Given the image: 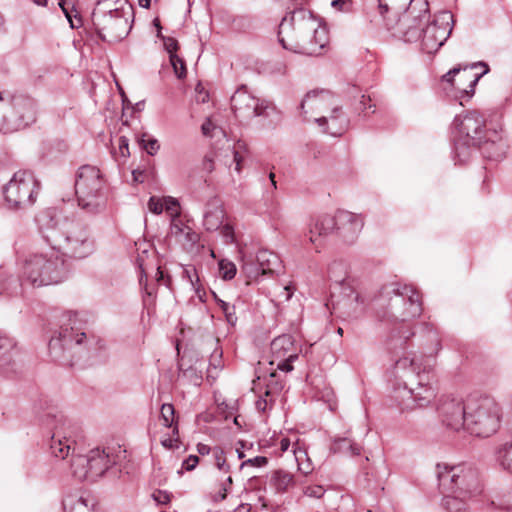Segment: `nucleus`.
<instances>
[{
	"label": "nucleus",
	"instance_id": "nucleus-1",
	"mask_svg": "<svg viewBox=\"0 0 512 512\" xmlns=\"http://www.w3.org/2000/svg\"><path fill=\"white\" fill-rule=\"evenodd\" d=\"M443 423L452 430L465 428L478 437H488L500 425L501 408L488 395L473 394L465 402L446 399L438 407Z\"/></svg>",
	"mask_w": 512,
	"mask_h": 512
},
{
	"label": "nucleus",
	"instance_id": "nucleus-2",
	"mask_svg": "<svg viewBox=\"0 0 512 512\" xmlns=\"http://www.w3.org/2000/svg\"><path fill=\"white\" fill-rule=\"evenodd\" d=\"M430 358L423 363L422 359L403 356L395 361L394 374L397 383L394 386L393 398L401 411L415 407H426L436 397L433 385L434 375Z\"/></svg>",
	"mask_w": 512,
	"mask_h": 512
},
{
	"label": "nucleus",
	"instance_id": "nucleus-3",
	"mask_svg": "<svg viewBox=\"0 0 512 512\" xmlns=\"http://www.w3.org/2000/svg\"><path fill=\"white\" fill-rule=\"evenodd\" d=\"M428 3H423L419 14L413 15L412 9L401 14L395 24L386 26L393 36L405 42H417L421 39V50L433 54L445 43L452 32L453 15L449 11L438 13L431 23L428 22Z\"/></svg>",
	"mask_w": 512,
	"mask_h": 512
},
{
	"label": "nucleus",
	"instance_id": "nucleus-4",
	"mask_svg": "<svg viewBox=\"0 0 512 512\" xmlns=\"http://www.w3.org/2000/svg\"><path fill=\"white\" fill-rule=\"evenodd\" d=\"M283 48L294 53L318 56L328 43L325 25L310 11L297 9L290 18H283L278 31Z\"/></svg>",
	"mask_w": 512,
	"mask_h": 512
},
{
	"label": "nucleus",
	"instance_id": "nucleus-5",
	"mask_svg": "<svg viewBox=\"0 0 512 512\" xmlns=\"http://www.w3.org/2000/svg\"><path fill=\"white\" fill-rule=\"evenodd\" d=\"M453 126L457 131L456 135L472 140V144L478 145L484 157L495 161L505 157L509 145L502 127L487 129L486 118L479 111L472 110L456 116Z\"/></svg>",
	"mask_w": 512,
	"mask_h": 512
},
{
	"label": "nucleus",
	"instance_id": "nucleus-6",
	"mask_svg": "<svg viewBox=\"0 0 512 512\" xmlns=\"http://www.w3.org/2000/svg\"><path fill=\"white\" fill-rule=\"evenodd\" d=\"M42 235L47 245L56 249L62 258L83 259L95 251L91 231L78 221L66 219L60 226H47Z\"/></svg>",
	"mask_w": 512,
	"mask_h": 512
},
{
	"label": "nucleus",
	"instance_id": "nucleus-7",
	"mask_svg": "<svg viewBox=\"0 0 512 512\" xmlns=\"http://www.w3.org/2000/svg\"><path fill=\"white\" fill-rule=\"evenodd\" d=\"M377 303L386 310L385 314L402 323H406L422 313L419 292L409 285L398 283L384 285L377 298Z\"/></svg>",
	"mask_w": 512,
	"mask_h": 512
},
{
	"label": "nucleus",
	"instance_id": "nucleus-8",
	"mask_svg": "<svg viewBox=\"0 0 512 512\" xmlns=\"http://www.w3.org/2000/svg\"><path fill=\"white\" fill-rule=\"evenodd\" d=\"M66 273L65 259L51 245L30 255L23 267V277L37 287L59 283Z\"/></svg>",
	"mask_w": 512,
	"mask_h": 512
},
{
	"label": "nucleus",
	"instance_id": "nucleus-9",
	"mask_svg": "<svg viewBox=\"0 0 512 512\" xmlns=\"http://www.w3.org/2000/svg\"><path fill=\"white\" fill-rule=\"evenodd\" d=\"M75 195L78 206L87 213L102 211L106 204V181L96 166L82 165L75 175Z\"/></svg>",
	"mask_w": 512,
	"mask_h": 512
},
{
	"label": "nucleus",
	"instance_id": "nucleus-10",
	"mask_svg": "<svg viewBox=\"0 0 512 512\" xmlns=\"http://www.w3.org/2000/svg\"><path fill=\"white\" fill-rule=\"evenodd\" d=\"M36 120L34 101L26 96L0 92V132L13 133Z\"/></svg>",
	"mask_w": 512,
	"mask_h": 512
},
{
	"label": "nucleus",
	"instance_id": "nucleus-11",
	"mask_svg": "<svg viewBox=\"0 0 512 512\" xmlns=\"http://www.w3.org/2000/svg\"><path fill=\"white\" fill-rule=\"evenodd\" d=\"M437 476L440 487L446 492L468 497L480 492L478 472L472 466L438 464Z\"/></svg>",
	"mask_w": 512,
	"mask_h": 512
},
{
	"label": "nucleus",
	"instance_id": "nucleus-12",
	"mask_svg": "<svg viewBox=\"0 0 512 512\" xmlns=\"http://www.w3.org/2000/svg\"><path fill=\"white\" fill-rule=\"evenodd\" d=\"M39 190V183L32 172L19 170L3 187L4 200L11 210H25L31 207Z\"/></svg>",
	"mask_w": 512,
	"mask_h": 512
},
{
	"label": "nucleus",
	"instance_id": "nucleus-13",
	"mask_svg": "<svg viewBox=\"0 0 512 512\" xmlns=\"http://www.w3.org/2000/svg\"><path fill=\"white\" fill-rule=\"evenodd\" d=\"M133 17V8L125 7V9L121 8L119 12L92 20V23L103 40L120 41L129 34Z\"/></svg>",
	"mask_w": 512,
	"mask_h": 512
},
{
	"label": "nucleus",
	"instance_id": "nucleus-14",
	"mask_svg": "<svg viewBox=\"0 0 512 512\" xmlns=\"http://www.w3.org/2000/svg\"><path fill=\"white\" fill-rule=\"evenodd\" d=\"M232 110L240 121H249L257 116H269L275 107L265 100L255 97L245 86L237 89L231 97Z\"/></svg>",
	"mask_w": 512,
	"mask_h": 512
},
{
	"label": "nucleus",
	"instance_id": "nucleus-15",
	"mask_svg": "<svg viewBox=\"0 0 512 512\" xmlns=\"http://www.w3.org/2000/svg\"><path fill=\"white\" fill-rule=\"evenodd\" d=\"M44 426L52 430L50 450L53 456L65 459L75 451V440L68 436L65 419L61 414L46 413L41 417Z\"/></svg>",
	"mask_w": 512,
	"mask_h": 512
},
{
	"label": "nucleus",
	"instance_id": "nucleus-16",
	"mask_svg": "<svg viewBox=\"0 0 512 512\" xmlns=\"http://www.w3.org/2000/svg\"><path fill=\"white\" fill-rule=\"evenodd\" d=\"M86 338L84 332H79L71 327H61L57 337H52L49 342V352L56 361H61L68 365H73L72 350L79 349Z\"/></svg>",
	"mask_w": 512,
	"mask_h": 512
},
{
	"label": "nucleus",
	"instance_id": "nucleus-17",
	"mask_svg": "<svg viewBox=\"0 0 512 512\" xmlns=\"http://www.w3.org/2000/svg\"><path fill=\"white\" fill-rule=\"evenodd\" d=\"M338 104L337 98L331 91L315 89L305 95L299 109L305 121H314V117L329 113L330 109Z\"/></svg>",
	"mask_w": 512,
	"mask_h": 512
},
{
	"label": "nucleus",
	"instance_id": "nucleus-18",
	"mask_svg": "<svg viewBox=\"0 0 512 512\" xmlns=\"http://www.w3.org/2000/svg\"><path fill=\"white\" fill-rule=\"evenodd\" d=\"M271 354V365H276L277 369L284 372L292 371V362L298 358V349L293 337L289 334L276 337L271 342Z\"/></svg>",
	"mask_w": 512,
	"mask_h": 512
},
{
	"label": "nucleus",
	"instance_id": "nucleus-19",
	"mask_svg": "<svg viewBox=\"0 0 512 512\" xmlns=\"http://www.w3.org/2000/svg\"><path fill=\"white\" fill-rule=\"evenodd\" d=\"M23 363V353L14 338L0 332V374H17Z\"/></svg>",
	"mask_w": 512,
	"mask_h": 512
},
{
	"label": "nucleus",
	"instance_id": "nucleus-20",
	"mask_svg": "<svg viewBox=\"0 0 512 512\" xmlns=\"http://www.w3.org/2000/svg\"><path fill=\"white\" fill-rule=\"evenodd\" d=\"M364 226L361 215L349 211L340 210L337 212L336 231L345 243L353 244Z\"/></svg>",
	"mask_w": 512,
	"mask_h": 512
},
{
	"label": "nucleus",
	"instance_id": "nucleus-21",
	"mask_svg": "<svg viewBox=\"0 0 512 512\" xmlns=\"http://www.w3.org/2000/svg\"><path fill=\"white\" fill-rule=\"evenodd\" d=\"M336 225L337 214L335 216L327 214L320 215L311 220L306 235L316 251L320 250L324 244L325 238L336 229Z\"/></svg>",
	"mask_w": 512,
	"mask_h": 512
},
{
	"label": "nucleus",
	"instance_id": "nucleus-22",
	"mask_svg": "<svg viewBox=\"0 0 512 512\" xmlns=\"http://www.w3.org/2000/svg\"><path fill=\"white\" fill-rule=\"evenodd\" d=\"M314 122L322 128L324 133L332 136H340L346 130L348 125V119L339 104L333 106L329 113L319 117H314Z\"/></svg>",
	"mask_w": 512,
	"mask_h": 512
},
{
	"label": "nucleus",
	"instance_id": "nucleus-23",
	"mask_svg": "<svg viewBox=\"0 0 512 512\" xmlns=\"http://www.w3.org/2000/svg\"><path fill=\"white\" fill-rule=\"evenodd\" d=\"M461 71H463L462 75L460 76L461 79H469L472 78L469 84V90L464 89L463 92L466 94L467 97H471L474 94L475 86L477 85L479 79L486 74L489 71V67L486 63L480 62L478 64H473L470 67V70H468V66L465 67H454L450 71H448L445 75H443L442 79L445 82H448L450 84H453L454 76L459 74Z\"/></svg>",
	"mask_w": 512,
	"mask_h": 512
},
{
	"label": "nucleus",
	"instance_id": "nucleus-24",
	"mask_svg": "<svg viewBox=\"0 0 512 512\" xmlns=\"http://www.w3.org/2000/svg\"><path fill=\"white\" fill-rule=\"evenodd\" d=\"M89 480L95 481L101 477L112 465L116 464L111 449H92L88 453Z\"/></svg>",
	"mask_w": 512,
	"mask_h": 512
},
{
	"label": "nucleus",
	"instance_id": "nucleus-25",
	"mask_svg": "<svg viewBox=\"0 0 512 512\" xmlns=\"http://www.w3.org/2000/svg\"><path fill=\"white\" fill-rule=\"evenodd\" d=\"M225 212L218 199L210 200L203 216V225L207 231H216L223 224Z\"/></svg>",
	"mask_w": 512,
	"mask_h": 512
},
{
	"label": "nucleus",
	"instance_id": "nucleus-26",
	"mask_svg": "<svg viewBox=\"0 0 512 512\" xmlns=\"http://www.w3.org/2000/svg\"><path fill=\"white\" fill-rule=\"evenodd\" d=\"M414 336L412 327L407 323H401L399 326L392 329L391 334L387 341V347L395 354L400 350H405L408 341Z\"/></svg>",
	"mask_w": 512,
	"mask_h": 512
},
{
	"label": "nucleus",
	"instance_id": "nucleus-27",
	"mask_svg": "<svg viewBox=\"0 0 512 512\" xmlns=\"http://www.w3.org/2000/svg\"><path fill=\"white\" fill-rule=\"evenodd\" d=\"M165 50L169 53L170 63L179 79L186 77V66L184 61L176 54L178 42L173 37L162 36Z\"/></svg>",
	"mask_w": 512,
	"mask_h": 512
},
{
	"label": "nucleus",
	"instance_id": "nucleus-28",
	"mask_svg": "<svg viewBox=\"0 0 512 512\" xmlns=\"http://www.w3.org/2000/svg\"><path fill=\"white\" fill-rule=\"evenodd\" d=\"M296 484L294 475L285 470L272 471L269 477V485L276 493L283 494Z\"/></svg>",
	"mask_w": 512,
	"mask_h": 512
},
{
	"label": "nucleus",
	"instance_id": "nucleus-29",
	"mask_svg": "<svg viewBox=\"0 0 512 512\" xmlns=\"http://www.w3.org/2000/svg\"><path fill=\"white\" fill-rule=\"evenodd\" d=\"M420 2L422 5L425 2L424 0H378V8L380 14L384 16V13L389 11L399 12L400 10H404L403 14L407 13L410 9L413 11V15L415 14V4Z\"/></svg>",
	"mask_w": 512,
	"mask_h": 512
},
{
	"label": "nucleus",
	"instance_id": "nucleus-30",
	"mask_svg": "<svg viewBox=\"0 0 512 512\" xmlns=\"http://www.w3.org/2000/svg\"><path fill=\"white\" fill-rule=\"evenodd\" d=\"M125 7H132L127 0H97L92 12V20L119 12L121 8L125 9Z\"/></svg>",
	"mask_w": 512,
	"mask_h": 512
},
{
	"label": "nucleus",
	"instance_id": "nucleus-31",
	"mask_svg": "<svg viewBox=\"0 0 512 512\" xmlns=\"http://www.w3.org/2000/svg\"><path fill=\"white\" fill-rule=\"evenodd\" d=\"M478 145H473L472 140L455 135L454 137V160L458 163H466L472 156V152Z\"/></svg>",
	"mask_w": 512,
	"mask_h": 512
},
{
	"label": "nucleus",
	"instance_id": "nucleus-32",
	"mask_svg": "<svg viewBox=\"0 0 512 512\" xmlns=\"http://www.w3.org/2000/svg\"><path fill=\"white\" fill-rule=\"evenodd\" d=\"M256 261L261 275L274 273L280 265L278 255L268 250H260L256 255Z\"/></svg>",
	"mask_w": 512,
	"mask_h": 512
},
{
	"label": "nucleus",
	"instance_id": "nucleus-33",
	"mask_svg": "<svg viewBox=\"0 0 512 512\" xmlns=\"http://www.w3.org/2000/svg\"><path fill=\"white\" fill-rule=\"evenodd\" d=\"M362 447L348 437L335 438L330 446L332 453H339L347 456L359 455Z\"/></svg>",
	"mask_w": 512,
	"mask_h": 512
},
{
	"label": "nucleus",
	"instance_id": "nucleus-34",
	"mask_svg": "<svg viewBox=\"0 0 512 512\" xmlns=\"http://www.w3.org/2000/svg\"><path fill=\"white\" fill-rule=\"evenodd\" d=\"M89 461L88 454L86 456L77 455L72 457L71 470L73 476L80 480H89Z\"/></svg>",
	"mask_w": 512,
	"mask_h": 512
},
{
	"label": "nucleus",
	"instance_id": "nucleus-35",
	"mask_svg": "<svg viewBox=\"0 0 512 512\" xmlns=\"http://www.w3.org/2000/svg\"><path fill=\"white\" fill-rule=\"evenodd\" d=\"M465 495L451 493L442 499V506L447 512H470L464 501Z\"/></svg>",
	"mask_w": 512,
	"mask_h": 512
},
{
	"label": "nucleus",
	"instance_id": "nucleus-36",
	"mask_svg": "<svg viewBox=\"0 0 512 512\" xmlns=\"http://www.w3.org/2000/svg\"><path fill=\"white\" fill-rule=\"evenodd\" d=\"M160 419L162 421L163 426L173 429V435L178 434V421L175 418V409L172 404H162L160 411Z\"/></svg>",
	"mask_w": 512,
	"mask_h": 512
},
{
	"label": "nucleus",
	"instance_id": "nucleus-37",
	"mask_svg": "<svg viewBox=\"0 0 512 512\" xmlns=\"http://www.w3.org/2000/svg\"><path fill=\"white\" fill-rule=\"evenodd\" d=\"M58 4L69 21L71 28H77L81 25V18L75 8V0H59Z\"/></svg>",
	"mask_w": 512,
	"mask_h": 512
},
{
	"label": "nucleus",
	"instance_id": "nucleus-38",
	"mask_svg": "<svg viewBox=\"0 0 512 512\" xmlns=\"http://www.w3.org/2000/svg\"><path fill=\"white\" fill-rule=\"evenodd\" d=\"M496 456L502 468L512 474V441L501 445L496 452Z\"/></svg>",
	"mask_w": 512,
	"mask_h": 512
},
{
	"label": "nucleus",
	"instance_id": "nucleus-39",
	"mask_svg": "<svg viewBox=\"0 0 512 512\" xmlns=\"http://www.w3.org/2000/svg\"><path fill=\"white\" fill-rule=\"evenodd\" d=\"M63 507L65 512H94L89 508L87 500L82 497L68 496L63 501Z\"/></svg>",
	"mask_w": 512,
	"mask_h": 512
},
{
	"label": "nucleus",
	"instance_id": "nucleus-40",
	"mask_svg": "<svg viewBox=\"0 0 512 512\" xmlns=\"http://www.w3.org/2000/svg\"><path fill=\"white\" fill-rule=\"evenodd\" d=\"M293 454L295 456V460L297 462L298 470L304 475H308L312 472L313 466L311 459L308 457V454L305 449L295 448L293 449Z\"/></svg>",
	"mask_w": 512,
	"mask_h": 512
},
{
	"label": "nucleus",
	"instance_id": "nucleus-41",
	"mask_svg": "<svg viewBox=\"0 0 512 512\" xmlns=\"http://www.w3.org/2000/svg\"><path fill=\"white\" fill-rule=\"evenodd\" d=\"M330 280L336 284L343 285L347 280L346 267L342 262H333L328 269Z\"/></svg>",
	"mask_w": 512,
	"mask_h": 512
},
{
	"label": "nucleus",
	"instance_id": "nucleus-42",
	"mask_svg": "<svg viewBox=\"0 0 512 512\" xmlns=\"http://www.w3.org/2000/svg\"><path fill=\"white\" fill-rule=\"evenodd\" d=\"M215 300H216L217 304L219 305V307L221 308V310L223 311L227 322L231 325H235V323L237 321L235 307L233 305H231L230 303L219 299L216 295H215Z\"/></svg>",
	"mask_w": 512,
	"mask_h": 512
},
{
	"label": "nucleus",
	"instance_id": "nucleus-43",
	"mask_svg": "<svg viewBox=\"0 0 512 512\" xmlns=\"http://www.w3.org/2000/svg\"><path fill=\"white\" fill-rule=\"evenodd\" d=\"M215 466L225 473L230 471V466L226 463L225 453L222 448L214 447L212 449Z\"/></svg>",
	"mask_w": 512,
	"mask_h": 512
},
{
	"label": "nucleus",
	"instance_id": "nucleus-44",
	"mask_svg": "<svg viewBox=\"0 0 512 512\" xmlns=\"http://www.w3.org/2000/svg\"><path fill=\"white\" fill-rule=\"evenodd\" d=\"M4 277V273L0 271V294H4L6 292L14 293L18 288V282L13 277Z\"/></svg>",
	"mask_w": 512,
	"mask_h": 512
},
{
	"label": "nucleus",
	"instance_id": "nucleus-45",
	"mask_svg": "<svg viewBox=\"0 0 512 512\" xmlns=\"http://www.w3.org/2000/svg\"><path fill=\"white\" fill-rule=\"evenodd\" d=\"M219 272L224 280H231L236 275V266L232 262L221 260L219 262Z\"/></svg>",
	"mask_w": 512,
	"mask_h": 512
},
{
	"label": "nucleus",
	"instance_id": "nucleus-46",
	"mask_svg": "<svg viewBox=\"0 0 512 512\" xmlns=\"http://www.w3.org/2000/svg\"><path fill=\"white\" fill-rule=\"evenodd\" d=\"M188 228L187 225H185L182 220L178 217L171 218V224H170V235L181 240V237L185 233L186 229Z\"/></svg>",
	"mask_w": 512,
	"mask_h": 512
},
{
	"label": "nucleus",
	"instance_id": "nucleus-47",
	"mask_svg": "<svg viewBox=\"0 0 512 512\" xmlns=\"http://www.w3.org/2000/svg\"><path fill=\"white\" fill-rule=\"evenodd\" d=\"M164 210L171 216V218L180 216L179 202L177 199L166 196L163 197Z\"/></svg>",
	"mask_w": 512,
	"mask_h": 512
},
{
	"label": "nucleus",
	"instance_id": "nucleus-48",
	"mask_svg": "<svg viewBox=\"0 0 512 512\" xmlns=\"http://www.w3.org/2000/svg\"><path fill=\"white\" fill-rule=\"evenodd\" d=\"M223 367V362H222V350L221 349H218L216 348L211 356H210V359H209V367H208V373H209V376H212V371L213 370H217V369H221Z\"/></svg>",
	"mask_w": 512,
	"mask_h": 512
},
{
	"label": "nucleus",
	"instance_id": "nucleus-49",
	"mask_svg": "<svg viewBox=\"0 0 512 512\" xmlns=\"http://www.w3.org/2000/svg\"><path fill=\"white\" fill-rule=\"evenodd\" d=\"M354 0H332L331 6L341 12L349 13L355 10Z\"/></svg>",
	"mask_w": 512,
	"mask_h": 512
},
{
	"label": "nucleus",
	"instance_id": "nucleus-50",
	"mask_svg": "<svg viewBox=\"0 0 512 512\" xmlns=\"http://www.w3.org/2000/svg\"><path fill=\"white\" fill-rule=\"evenodd\" d=\"M242 269L247 273L248 277L250 278H257L259 275H261V270L257 264V261L253 262L243 259Z\"/></svg>",
	"mask_w": 512,
	"mask_h": 512
},
{
	"label": "nucleus",
	"instance_id": "nucleus-51",
	"mask_svg": "<svg viewBox=\"0 0 512 512\" xmlns=\"http://www.w3.org/2000/svg\"><path fill=\"white\" fill-rule=\"evenodd\" d=\"M325 494V489L321 485H310L303 488V495L319 499Z\"/></svg>",
	"mask_w": 512,
	"mask_h": 512
},
{
	"label": "nucleus",
	"instance_id": "nucleus-52",
	"mask_svg": "<svg viewBox=\"0 0 512 512\" xmlns=\"http://www.w3.org/2000/svg\"><path fill=\"white\" fill-rule=\"evenodd\" d=\"M219 229H220V234H221L225 244H231L234 242V240H235L234 229L230 224H228V223L222 224Z\"/></svg>",
	"mask_w": 512,
	"mask_h": 512
},
{
	"label": "nucleus",
	"instance_id": "nucleus-53",
	"mask_svg": "<svg viewBox=\"0 0 512 512\" xmlns=\"http://www.w3.org/2000/svg\"><path fill=\"white\" fill-rule=\"evenodd\" d=\"M148 208L154 214H161L164 210L163 198H157L155 196L150 197L148 201Z\"/></svg>",
	"mask_w": 512,
	"mask_h": 512
},
{
	"label": "nucleus",
	"instance_id": "nucleus-54",
	"mask_svg": "<svg viewBox=\"0 0 512 512\" xmlns=\"http://www.w3.org/2000/svg\"><path fill=\"white\" fill-rule=\"evenodd\" d=\"M143 148L146 150V152L149 155H154L157 153V151L160 148V145L155 138H150L148 140H145L144 138L141 140Z\"/></svg>",
	"mask_w": 512,
	"mask_h": 512
},
{
	"label": "nucleus",
	"instance_id": "nucleus-55",
	"mask_svg": "<svg viewBox=\"0 0 512 512\" xmlns=\"http://www.w3.org/2000/svg\"><path fill=\"white\" fill-rule=\"evenodd\" d=\"M185 277L189 280L193 288L196 290V292L199 291V287L197 286V283L199 282V277L197 275V271L194 267L190 266L184 270Z\"/></svg>",
	"mask_w": 512,
	"mask_h": 512
},
{
	"label": "nucleus",
	"instance_id": "nucleus-56",
	"mask_svg": "<svg viewBox=\"0 0 512 512\" xmlns=\"http://www.w3.org/2000/svg\"><path fill=\"white\" fill-rule=\"evenodd\" d=\"M268 463V459L264 456H256L254 458H250L241 463V468L245 466H253V467H263Z\"/></svg>",
	"mask_w": 512,
	"mask_h": 512
},
{
	"label": "nucleus",
	"instance_id": "nucleus-57",
	"mask_svg": "<svg viewBox=\"0 0 512 512\" xmlns=\"http://www.w3.org/2000/svg\"><path fill=\"white\" fill-rule=\"evenodd\" d=\"M200 239V236L197 232L193 231L189 226L186 229L185 233L181 237V240H184L186 243L190 245L196 244Z\"/></svg>",
	"mask_w": 512,
	"mask_h": 512
},
{
	"label": "nucleus",
	"instance_id": "nucleus-58",
	"mask_svg": "<svg viewBox=\"0 0 512 512\" xmlns=\"http://www.w3.org/2000/svg\"><path fill=\"white\" fill-rule=\"evenodd\" d=\"M119 154L123 158H127L130 155L129 152V140L125 136H120L118 140Z\"/></svg>",
	"mask_w": 512,
	"mask_h": 512
},
{
	"label": "nucleus",
	"instance_id": "nucleus-59",
	"mask_svg": "<svg viewBox=\"0 0 512 512\" xmlns=\"http://www.w3.org/2000/svg\"><path fill=\"white\" fill-rule=\"evenodd\" d=\"M242 148V145L238 144V149H234L233 151V162L235 163V171L240 174L242 170V162L244 160L243 155L239 151V149Z\"/></svg>",
	"mask_w": 512,
	"mask_h": 512
},
{
	"label": "nucleus",
	"instance_id": "nucleus-60",
	"mask_svg": "<svg viewBox=\"0 0 512 512\" xmlns=\"http://www.w3.org/2000/svg\"><path fill=\"white\" fill-rule=\"evenodd\" d=\"M178 442H179V433L177 435L172 434L171 437L166 438L161 441L162 445L169 449L178 448Z\"/></svg>",
	"mask_w": 512,
	"mask_h": 512
},
{
	"label": "nucleus",
	"instance_id": "nucleus-61",
	"mask_svg": "<svg viewBox=\"0 0 512 512\" xmlns=\"http://www.w3.org/2000/svg\"><path fill=\"white\" fill-rule=\"evenodd\" d=\"M199 462V458L196 455H190L187 459L183 461V468L187 471L193 470Z\"/></svg>",
	"mask_w": 512,
	"mask_h": 512
},
{
	"label": "nucleus",
	"instance_id": "nucleus-62",
	"mask_svg": "<svg viewBox=\"0 0 512 512\" xmlns=\"http://www.w3.org/2000/svg\"><path fill=\"white\" fill-rule=\"evenodd\" d=\"M153 497L158 503H161V504H166L170 500L168 493L164 492V491L155 492L153 494Z\"/></svg>",
	"mask_w": 512,
	"mask_h": 512
},
{
	"label": "nucleus",
	"instance_id": "nucleus-63",
	"mask_svg": "<svg viewBox=\"0 0 512 512\" xmlns=\"http://www.w3.org/2000/svg\"><path fill=\"white\" fill-rule=\"evenodd\" d=\"M202 133L205 136H210L212 130L214 129V124L210 119H206L205 122L201 126Z\"/></svg>",
	"mask_w": 512,
	"mask_h": 512
},
{
	"label": "nucleus",
	"instance_id": "nucleus-64",
	"mask_svg": "<svg viewBox=\"0 0 512 512\" xmlns=\"http://www.w3.org/2000/svg\"><path fill=\"white\" fill-rule=\"evenodd\" d=\"M294 290L292 286L286 285L282 288L281 294L279 297H283L284 301H288L293 296Z\"/></svg>",
	"mask_w": 512,
	"mask_h": 512
}]
</instances>
